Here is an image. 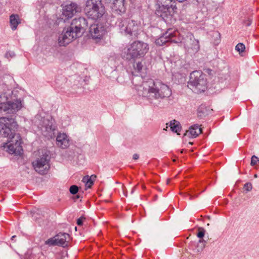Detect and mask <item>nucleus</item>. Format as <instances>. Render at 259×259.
<instances>
[{
    "label": "nucleus",
    "mask_w": 259,
    "mask_h": 259,
    "mask_svg": "<svg viewBox=\"0 0 259 259\" xmlns=\"http://www.w3.org/2000/svg\"><path fill=\"white\" fill-rule=\"evenodd\" d=\"M149 50V45L142 41H135L125 47L122 51V56L128 60L144 57Z\"/></svg>",
    "instance_id": "nucleus-3"
},
{
    "label": "nucleus",
    "mask_w": 259,
    "mask_h": 259,
    "mask_svg": "<svg viewBox=\"0 0 259 259\" xmlns=\"http://www.w3.org/2000/svg\"><path fill=\"white\" fill-rule=\"evenodd\" d=\"M189 38V44H187V46L189 49H191L194 52H197L199 50V41L194 38L192 34H189L187 36Z\"/></svg>",
    "instance_id": "nucleus-18"
},
{
    "label": "nucleus",
    "mask_w": 259,
    "mask_h": 259,
    "mask_svg": "<svg viewBox=\"0 0 259 259\" xmlns=\"http://www.w3.org/2000/svg\"><path fill=\"white\" fill-rule=\"evenodd\" d=\"M6 55V56L8 57L9 56L11 57H12L14 56L15 54H14V52H7Z\"/></svg>",
    "instance_id": "nucleus-34"
},
{
    "label": "nucleus",
    "mask_w": 259,
    "mask_h": 259,
    "mask_svg": "<svg viewBox=\"0 0 259 259\" xmlns=\"http://www.w3.org/2000/svg\"><path fill=\"white\" fill-rule=\"evenodd\" d=\"M56 144L58 147L65 149L69 147L70 140L68 136L64 133L59 134L56 138Z\"/></svg>",
    "instance_id": "nucleus-16"
},
{
    "label": "nucleus",
    "mask_w": 259,
    "mask_h": 259,
    "mask_svg": "<svg viewBox=\"0 0 259 259\" xmlns=\"http://www.w3.org/2000/svg\"><path fill=\"white\" fill-rule=\"evenodd\" d=\"M105 26L102 24H94L90 28V33L93 39H101L106 33Z\"/></svg>",
    "instance_id": "nucleus-14"
},
{
    "label": "nucleus",
    "mask_w": 259,
    "mask_h": 259,
    "mask_svg": "<svg viewBox=\"0 0 259 259\" xmlns=\"http://www.w3.org/2000/svg\"><path fill=\"white\" fill-rule=\"evenodd\" d=\"M88 26L87 20L83 17L74 18L70 27L78 35L80 36L87 29Z\"/></svg>",
    "instance_id": "nucleus-11"
},
{
    "label": "nucleus",
    "mask_w": 259,
    "mask_h": 259,
    "mask_svg": "<svg viewBox=\"0 0 259 259\" xmlns=\"http://www.w3.org/2000/svg\"><path fill=\"white\" fill-rule=\"evenodd\" d=\"M124 0H113V9L118 14L125 12L126 9L124 5Z\"/></svg>",
    "instance_id": "nucleus-19"
},
{
    "label": "nucleus",
    "mask_w": 259,
    "mask_h": 259,
    "mask_svg": "<svg viewBox=\"0 0 259 259\" xmlns=\"http://www.w3.org/2000/svg\"><path fill=\"white\" fill-rule=\"evenodd\" d=\"M121 33L128 34L131 36L137 37L141 29L139 23L128 19L118 18L116 23Z\"/></svg>",
    "instance_id": "nucleus-5"
},
{
    "label": "nucleus",
    "mask_w": 259,
    "mask_h": 259,
    "mask_svg": "<svg viewBox=\"0 0 259 259\" xmlns=\"http://www.w3.org/2000/svg\"><path fill=\"white\" fill-rule=\"evenodd\" d=\"M10 22L12 30L17 29V26L21 23V20L18 15L12 14L10 17Z\"/></svg>",
    "instance_id": "nucleus-21"
},
{
    "label": "nucleus",
    "mask_w": 259,
    "mask_h": 259,
    "mask_svg": "<svg viewBox=\"0 0 259 259\" xmlns=\"http://www.w3.org/2000/svg\"><path fill=\"white\" fill-rule=\"evenodd\" d=\"M251 23V20L250 19H248V20L246 21H244V24L248 26H249Z\"/></svg>",
    "instance_id": "nucleus-33"
},
{
    "label": "nucleus",
    "mask_w": 259,
    "mask_h": 259,
    "mask_svg": "<svg viewBox=\"0 0 259 259\" xmlns=\"http://www.w3.org/2000/svg\"><path fill=\"white\" fill-rule=\"evenodd\" d=\"M135 68L140 72H142L143 70H144L145 67L142 63V62H138L134 65Z\"/></svg>",
    "instance_id": "nucleus-25"
},
{
    "label": "nucleus",
    "mask_w": 259,
    "mask_h": 259,
    "mask_svg": "<svg viewBox=\"0 0 259 259\" xmlns=\"http://www.w3.org/2000/svg\"><path fill=\"white\" fill-rule=\"evenodd\" d=\"M174 0H162V5L156 10V14L165 21L170 18L175 13L177 7Z\"/></svg>",
    "instance_id": "nucleus-7"
},
{
    "label": "nucleus",
    "mask_w": 259,
    "mask_h": 259,
    "mask_svg": "<svg viewBox=\"0 0 259 259\" xmlns=\"http://www.w3.org/2000/svg\"><path fill=\"white\" fill-rule=\"evenodd\" d=\"M44 123L45 125L41 128L42 134L48 138H52L55 136V126L49 120H44Z\"/></svg>",
    "instance_id": "nucleus-15"
},
{
    "label": "nucleus",
    "mask_w": 259,
    "mask_h": 259,
    "mask_svg": "<svg viewBox=\"0 0 259 259\" xmlns=\"http://www.w3.org/2000/svg\"><path fill=\"white\" fill-rule=\"evenodd\" d=\"M169 126L170 127L171 130L172 132L177 133L178 134H179V132L180 131L181 126L179 121L176 120H173L171 121L169 123Z\"/></svg>",
    "instance_id": "nucleus-22"
},
{
    "label": "nucleus",
    "mask_w": 259,
    "mask_h": 259,
    "mask_svg": "<svg viewBox=\"0 0 259 259\" xmlns=\"http://www.w3.org/2000/svg\"><path fill=\"white\" fill-rule=\"evenodd\" d=\"M22 107L21 102L15 100L13 102L0 103V113L13 114L19 111Z\"/></svg>",
    "instance_id": "nucleus-13"
},
{
    "label": "nucleus",
    "mask_w": 259,
    "mask_h": 259,
    "mask_svg": "<svg viewBox=\"0 0 259 259\" xmlns=\"http://www.w3.org/2000/svg\"><path fill=\"white\" fill-rule=\"evenodd\" d=\"M189 144H191V145H192V143H191V142H189Z\"/></svg>",
    "instance_id": "nucleus-40"
},
{
    "label": "nucleus",
    "mask_w": 259,
    "mask_h": 259,
    "mask_svg": "<svg viewBox=\"0 0 259 259\" xmlns=\"http://www.w3.org/2000/svg\"><path fill=\"white\" fill-rule=\"evenodd\" d=\"M254 178H257V175H256V174L254 175Z\"/></svg>",
    "instance_id": "nucleus-37"
},
{
    "label": "nucleus",
    "mask_w": 259,
    "mask_h": 259,
    "mask_svg": "<svg viewBox=\"0 0 259 259\" xmlns=\"http://www.w3.org/2000/svg\"><path fill=\"white\" fill-rule=\"evenodd\" d=\"M245 49V45L242 43L238 44L235 47L236 50L240 54L244 52Z\"/></svg>",
    "instance_id": "nucleus-24"
},
{
    "label": "nucleus",
    "mask_w": 259,
    "mask_h": 259,
    "mask_svg": "<svg viewBox=\"0 0 259 259\" xmlns=\"http://www.w3.org/2000/svg\"><path fill=\"white\" fill-rule=\"evenodd\" d=\"M257 163H259V159L257 158V157H256L255 155L252 156L251 157V162H250L251 165H252V166L255 165L257 164Z\"/></svg>",
    "instance_id": "nucleus-29"
},
{
    "label": "nucleus",
    "mask_w": 259,
    "mask_h": 259,
    "mask_svg": "<svg viewBox=\"0 0 259 259\" xmlns=\"http://www.w3.org/2000/svg\"><path fill=\"white\" fill-rule=\"evenodd\" d=\"M8 97L6 95V94H2L0 95V103H7V102H12L11 101H8ZM13 101L12 102H13Z\"/></svg>",
    "instance_id": "nucleus-28"
},
{
    "label": "nucleus",
    "mask_w": 259,
    "mask_h": 259,
    "mask_svg": "<svg viewBox=\"0 0 259 259\" xmlns=\"http://www.w3.org/2000/svg\"><path fill=\"white\" fill-rule=\"evenodd\" d=\"M243 188L247 192L250 191L252 188V184L250 183H247L244 184Z\"/></svg>",
    "instance_id": "nucleus-31"
},
{
    "label": "nucleus",
    "mask_w": 259,
    "mask_h": 259,
    "mask_svg": "<svg viewBox=\"0 0 259 259\" xmlns=\"http://www.w3.org/2000/svg\"><path fill=\"white\" fill-rule=\"evenodd\" d=\"M84 10L87 15L95 20L101 18L105 13L101 0H88Z\"/></svg>",
    "instance_id": "nucleus-6"
},
{
    "label": "nucleus",
    "mask_w": 259,
    "mask_h": 259,
    "mask_svg": "<svg viewBox=\"0 0 259 259\" xmlns=\"http://www.w3.org/2000/svg\"><path fill=\"white\" fill-rule=\"evenodd\" d=\"M200 251V250L197 249V252H199V251Z\"/></svg>",
    "instance_id": "nucleus-41"
},
{
    "label": "nucleus",
    "mask_w": 259,
    "mask_h": 259,
    "mask_svg": "<svg viewBox=\"0 0 259 259\" xmlns=\"http://www.w3.org/2000/svg\"><path fill=\"white\" fill-rule=\"evenodd\" d=\"M93 177L94 178H96V176H92L90 179H89L88 177H87V178L84 177L83 179V181L84 182H87V185H88V187H89V188H90L93 184V181L92 180V178Z\"/></svg>",
    "instance_id": "nucleus-26"
},
{
    "label": "nucleus",
    "mask_w": 259,
    "mask_h": 259,
    "mask_svg": "<svg viewBox=\"0 0 259 259\" xmlns=\"http://www.w3.org/2000/svg\"><path fill=\"white\" fill-rule=\"evenodd\" d=\"M14 237H15V236H12V239H13V238H14Z\"/></svg>",
    "instance_id": "nucleus-39"
},
{
    "label": "nucleus",
    "mask_w": 259,
    "mask_h": 259,
    "mask_svg": "<svg viewBox=\"0 0 259 259\" xmlns=\"http://www.w3.org/2000/svg\"><path fill=\"white\" fill-rule=\"evenodd\" d=\"M203 241H204V240H203V239H200V240H199V242L201 243V242H203Z\"/></svg>",
    "instance_id": "nucleus-36"
},
{
    "label": "nucleus",
    "mask_w": 259,
    "mask_h": 259,
    "mask_svg": "<svg viewBox=\"0 0 259 259\" xmlns=\"http://www.w3.org/2000/svg\"><path fill=\"white\" fill-rule=\"evenodd\" d=\"M57 246L64 247L66 245L67 239L69 238V235L67 233H60L56 236Z\"/></svg>",
    "instance_id": "nucleus-20"
},
{
    "label": "nucleus",
    "mask_w": 259,
    "mask_h": 259,
    "mask_svg": "<svg viewBox=\"0 0 259 259\" xmlns=\"http://www.w3.org/2000/svg\"><path fill=\"white\" fill-rule=\"evenodd\" d=\"M179 34L178 31H174L172 29H169L165 33L155 40V44L160 46L169 41L177 43L180 40V39H177L176 38Z\"/></svg>",
    "instance_id": "nucleus-12"
},
{
    "label": "nucleus",
    "mask_w": 259,
    "mask_h": 259,
    "mask_svg": "<svg viewBox=\"0 0 259 259\" xmlns=\"http://www.w3.org/2000/svg\"><path fill=\"white\" fill-rule=\"evenodd\" d=\"M85 219L83 217H80V218L78 219L77 220V224L78 226H81L83 224V221Z\"/></svg>",
    "instance_id": "nucleus-32"
},
{
    "label": "nucleus",
    "mask_w": 259,
    "mask_h": 259,
    "mask_svg": "<svg viewBox=\"0 0 259 259\" xmlns=\"http://www.w3.org/2000/svg\"><path fill=\"white\" fill-rule=\"evenodd\" d=\"M188 87L196 93L204 92L206 89L205 75L200 71H194L190 74Z\"/></svg>",
    "instance_id": "nucleus-4"
},
{
    "label": "nucleus",
    "mask_w": 259,
    "mask_h": 259,
    "mask_svg": "<svg viewBox=\"0 0 259 259\" xmlns=\"http://www.w3.org/2000/svg\"><path fill=\"white\" fill-rule=\"evenodd\" d=\"M18 124L13 118H0V135L8 138L7 143L4 147L10 154L20 155L23 154L21 146V138L19 134H16Z\"/></svg>",
    "instance_id": "nucleus-1"
},
{
    "label": "nucleus",
    "mask_w": 259,
    "mask_h": 259,
    "mask_svg": "<svg viewBox=\"0 0 259 259\" xmlns=\"http://www.w3.org/2000/svg\"><path fill=\"white\" fill-rule=\"evenodd\" d=\"M80 11L81 7L79 5L75 3L71 2L63 7L61 19L66 21Z\"/></svg>",
    "instance_id": "nucleus-9"
},
{
    "label": "nucleus",
    "mask_w": 259,
    "mask_h": 259,
    "mask_svg": "<svg viewBox=\"0 0 259 259\" xmlns=\"http://www.w3.org/2000/svg\"><path fill=\"white\" fill-rule=\"evenodd\" d=\"M50 156L48 155H43L32 162V165L35 170L41 174H47L50 169Z\"/></svg>",
    "instance_id": "nucleus-8"
},
{
    "label": "nucleus",
    "mask_w": 259,
    "mask_h": 259,
    "mask_svg": "<svg viewBox=\"0 0 259 259\" xmlns=\"http://www.w3.org/2000/svg\"><path fill=\"white\" fill-rule=\"evenodd\" d=\"M78 35L69 27L65 28L58 37V44L60 46H65L69 44Z\"/></svg>",
    "instance_id": "nucleus-10"
},
{
    "label": "nucleus",
    "mask_w": 259,
    "mask_h": 259,
    "mask_svg": "<svg viewBox=\"0 0 259 259\" xmlns=\"http://www.w3.org/2000/svg\"><path fill=\"white\" fill-rule=\"evenodd\" d=\"M205 230L204 228L200 227L198 228V232L197 236L199 238H202L205 234Z\"/></svg>",
    "instance_id": "nucleus-27"
},
{
    "label": "nucleus",
    "mask_w": 259,
    "mask_h": 259,
    "mask_svg": "<svg viewBox=\"0 0 259 259\" xmlns=\"http://www.w3.org/2000/svg\"><path fill=\"white\" fill-rule=\"evenodd\" d=\"M78 191V187L76 185H72L70 187L69 191L72 194H75Z\"/></svg>",
    "instance_id": "nucleus-30"
},
{
    "label": "nucleus",
    "mask_w": 259,
    "mask_h": 259,
    "mask_svg": "<svg viewBox=\"0 0 259 259\" xmlns=\"http://www.w3.org/2000/svg\"><path fill=\"white\" fill-rule=\"evenodd\" d=\"M139 155L137 154H134L133 155V159L134 160H137L139 158Z\"/></svg>",
    "instance_id": "nucleus-35"
},
{
    "label": "nucleus",
    "mask_w": 259,
    "mask_h": 259,
    "mask_svg": "<svg viewBox=\"0 0 259 259\" xmlns=\"http://www.w3.org/2000/svg\"><path fill=\"white\" fill-rule=\"evenodd\" d=\"M79 197V196L78 195H77L76 197V198H78Z\"/></svg>",
    "instance_id": "nucleus-38"
},
{
    "label": "nucleus",
    "mask_w": 259,
    "mask_h": 259,
    "mask_svg": "<svg viewBox=\"0 0 259 259\" xmlns=\"http://www.w3.org/2000/svg\"><path fill=\"white\" fill-rule=\"evenodd\" d=\"M140 88L139 94L149 100L163 99L171 95L169 88L158 80L148 79Z\"/></svg>",
    "instance_id": "nucleus-2"
},
{
    "label": "nucleus",
    "mask_w": 259,
    "mask_h": 259,
    "mask_svg": "<svg viewBox=\"0 0 259 259\" xmlns=\"http://www.w3.org/2000/svg\"><path fill=\"white\" fill-rule=\"evenodd\" d=\"M45 244L49 246H56L57 245L56 236L52 237L45 241Z\"/></svg>",
    "instance_id": "nucleus-23"
},
{
    "label": "nucleus",
    "mask_w": 259,
    "mask_h": 259,
    "mask_svg": "<svg viewBox=\"0 0 259 259\" xmlns=\"http://www.w3.org/2000/svg\"><path fill=\"white\" fill-rule=\"evenodd\" d=\"M202 130L199 125L194 124L190 126L189 130L186 131L185 136L196 138L202 133Z\"/></svg>",
    "instance_id": "nucleus-17"
}]
</instances>
